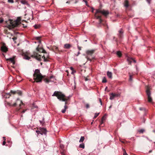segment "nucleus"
Returning <instances> with one entry per match:
<instances>
[{
	"label": "nucleus",
	"mask_w": 155,
	"mask_h": 155,
	"mask_svg": "<svg viewBox=\"0 0 155 155\" xmlns=\"http://www.w3.org/2000/svg\"><path fill=\"white\" fill-rule=\"evenodd\" d=\"M52 96H56L59 100L65 102V105L64 106V109L61 111L62 113H64L66 111V109L67 108V107L66 105L67 101V99L65 95L60 92L55 91L54 92Z\"/></svg>",
	"instance_id": "obj_1"
},
{
	"label": "nucleus",
	"mask_w": 155,
	"mask_h": 155,
	"mask_svg": "<svg viewBox=\"0 0 155 155\" xmlns=\"http://www.w3.org/2000/svg\"><path fill=\"white\" fill-rule=\"evenodd\" d=\"M99 13H101L104 16L106 17L109 15V12L108 11L105 10L104 9L101 10V9L96 10V12L95 14V16L97 19H99V23H101L102 21V20L101 19V16L97 15Z\"/></svg>",
	"instance_id": "obj_2"
},
{
	"label": "nucleus",
	"mask_w": 155,
	"mask_h": 155,
	"mask_svg": "<svg viewBox=\"0 0 155 155\" xmlns=\"http://www.w3.org/2000/svg\"><path fill=\"white\" fill-rule=\"evenodd\" d=\"M21 18L18 17L16 20L13 21L12 20H9V21L10 25H8V28L11 29L14 28L15 27H18V25L21 24L20 21Z\"/></svg>",
	"instance_id": "obj_3"
},
{
	"label": "nucleus",
	"mask_w": 155,
	"mask_h": 155,
	"mask_svg": "<svg viewBox=\"0 0 155 155\" xmlns=\"http://www.w3.org/2000/svg\"><path fill=\"white\" fill-rule=\"evenodd\" d=\"M33 76L34 79L36 82H41L42 79L44 78V76L41 75L38 69L35 70Z\"/></svg>",
	"instance_id": "obj_4"
},
{
	"label": "nucleus",
	"mask_w": 155,
	"mask_h": 155,
	"mask_svg": "<svg viewBox=\"0 0 155 155\" xmlns=\"http://www.w3.org/2000/svg\"><path fill=\"white\" fill-rule=\"evenodd\" d=\"M29 56H30L32 58H35L39 61L40 60L41 57V55L38 54V53L35 51H34L33 54L31 55L27 53L25 55L24 57L25 59L29 60L30 59V57Z\"/></svg>",
	"instance_id": "obj_5"
},
{
	"label": "nucleus",
	"mask_w": 155,
	"mask_h": 155,
	"mask_svg": "<svg viewBox=\"0 0 155 155\" xmlns=\"http://www.w3.org/2000/svg\"><path fill=\"white\" fill-rule=\"evenodd\" d=\"M95 51V50L94 49L88 50L86 51V53L87 55L86 57V58L87 60L91 61L92 59H94V57L92 56V55L94 53Z\"/></svg>",
	"instance_id": "obj_6"
},
{
	"label": "nucleus",
	"mask_w": 155,
	"mask_h": 155,
	"mask_svg": "<svg viewBox=\"0 0 155 155\" xmlns=\"http://www.w3.org/2000/svg\"><path fill=\"white\" fill-rule=\"evenodd\" d=\"M146 94L147 96L148 101L150 103L152 101V99L151 97V93L150 91V88L148 86L146 87Z\"/></svg>",
	"instance_id": "obj_7"
},
{
	"label": "nucleus",
	"mask_w": 155,
	"mask_h": 155,
	"mask_svg": "<svg viewBox=\"0 0 155 155\" xmlns=\"http://www.w3.org/2000/svg\"><path fill=\"white\" fill-rule=\"evenodd\" d=\"M56 80L54 77L53 76H51L50 77H48V78L44 79V81L46 83H48L50 82H54Z\"/></svg>",
	"instance_id": "obj_8"
},
{
	"label": "nucleus",
	"mask_w": 155,
	"mask_h": 155,
	"mask_svg": "<svg viewBox=\"0 0 155 155\" xmlns=\"http://www.w3.org/2000/svg\"><path fill=\"white\" fill-rule=\"evenodd\" d=\"M21 104L24 105V104L18 98L16 100V102L12 104V106L13 107H15L16 105H18L19 107H20Z\"/></svg>",
	"instance_id": "obj_9"
},
{
	"label": "nucleus",
	"mask_w": 155,
	"mask_h": 155,
	"mask_svg": "<svg viewBox=\"0 0 155 155\" xmlns=\"http://www.w3.org/2000/svg\"><path fill=\"white\" fill-rule=\"evenodd\" d=\"M120 94H117L113 93H111L110 94V99L111 100H113L115 97H117L119 96Z\"/></svg>",
	"instance_id": "obj_10"
},
{
	"label": "nucleus",
	"mask_w": 155,
	"mask_h": 155,
	"mask_svg": "<svg viewBox=\"0 0 155 155\" xmlns=\"http://www.w3.org/2000/svg\"><path fill=\"white\" fill-rule=\"evenodd\" d=\"M1 50L4 52H6L8 51V48L6 47L5 44H4L2 45L1 47Z\"/></svg>",
	"instance_id": "obj_11"
},
{
	"label": "nucleus",
	"mask_w": 155,
	"mask_h": 155,
	"mask_svg": "<svg viewBox=\"0 0 155 155\" xmlns=\"http://www.w3.org/2000/svg\"><path fill=\"white\" fill-rule=\"evenodd\" d=\"M39 45L36 48V50L37 51L40 53H46V52L42 48L39 47Z\"/></svg>",
	"instance_id": "obj_12"
},
{
	"label": "nucleus",
	"mask_w": 155,
	"mask_h": 155,
	"mask_svg": "<svg viewBox=\"0 0 155 155\" xmlns=\"http://www.w3.org/2000/svg\"><path fill=\"white\" fill-rule=\"evenodd\" d=\"M11 93L13 94H18L19 95L21 96L22 95V92L21 91H10Z\"/></svg>",
	"instance_id": "obj_13"
},
{
	"label": "nucleus",
	"mask_w": 155,
	"mask_h": 155,
	"mask_svg": "<svg viewBox=\"0 0 155 155\" xmlns=\"http://www.w3.org/2000/svg\"><path fill=\"white\" fill-rule=\"evenodd\" d=\"M15 57L14 56L12 58H9L7 59L6 60L8 61H9L12 63L13 65H14L15 64Z\"/></svg>",
	"instance_id": "obj_14"
},
{
	"label": "nucleus",
	"mask_w": 155,
	"mask_h": 155,
	"mask_svg": "<svg viewBox=\"0 0 155 155\" xmlns=\"http://www.w3.org/2000/svg\"><path fill=\"white\" fill-rule=\"evenodd\" d=\"M127 60L128 62V64H131V63L133 61L134 63H136V60H134L132 58H130L129 57H128L127 59Z\"/></svg>",
	"instance_id": "obj_15"
},
{
	"label": "nucleus",
	"mask_w": 155,
	"mask_h": 155,
	"mask_svg": "<svg viewBox=\"0 0 155 155\" xmlns=\"http://www.w3.org/2000/svg\"><path fill=\"white\" fill-rule=\"evenodd\" d=\"M119 33L118 34L119 38H122L123 36V31L122 29H121L118 31Z\"/></svg>",
	"instance_id": "obj_16"
},
{
	"label": "nucleus",
	"mask_w": 155,
	"mask_h": 155,
	"mask_svg": "<svg viewBox=\"0 0 155 155\" xmlns=\"http://www.w3.org/2000/svg\"><path fill=\"white\" fill-rule=\"evenodd\" d=\"M39 129L41 130V135L43 134L46 135L47 133V130L43 128H40Z\"/></svg>",
	"instance_id": "obj_17"
},
{
	"label": "nucleus",
	"mask_w": 155,
	"mask_h": 155,
	"mask_svg": "<svg viewBox=\"0 0 155 155\" xmlns=\"http://www.w3.org/2000/svg\"><path fill=\"white\" fill-rule=\"evenodd\" d=\"M124 6L127 8L129 7V2L127 0H125L124 1Z\"/></svg>",
	"instance_id": "obj_18"
},
{
	"label": "nucleus",
	"mask_w": 155,
	"mask_h": 155,
	"mask_svg": "<svg viewBox=\"0 0 155 155\" xmlns=\"http://www.w3.org/2000/svg\"><path fill=\"white\" fill-rule=\"evenodd\" d=\"M107 75L109 78H112V73L109 71L107 72Z\"/></svg>",
	"instance_id": "obj_19"
},
{
	"label": "nucleus",
	"mask_w": 155,
	"mask_h": 155,
	"mask_svg": "<svg viewBox=\"0 0 155 155\" xmlns=\"http://www.w3.org/2000/svg\"><path fill=\"white\" fill-rule=\"evenodd\" d=\"M117 54L119 57H121L122 56V53L120 51H118L117 52Z\"/></svg>",
	"instance_id": "obj_20"
},
{
	"label": "nucleus",
	"mask_w": 155,
	"mask_h": 155,
	"mask_svg": "<svg viewBox=\"0 0 155 155\" xmlns=\"http://www.w3.org/2000/svg\"><path fill=\"white\" fill-rule=\"evenodd\" d=\"M42 58L44 59V61L47 62L48 61V58H46L45 56L44 55L43 56H42Z\"/></svg>",
	"instance_id": "obj_21"
},
{
	"label": "nucleus",
	"mask_w": 155,
	"mask_h": 155,
	"mask_svg": "<svg viewBox=\"0 0 155 155\" xmlns=\"http://www.w3.org/2000/svg\"><path fill=\"white\" fill-rule=\"evenodd\" d=\"M70 69L71 71L72 74H73L76 72V71L75 70H74V68L72 67H71L70 68Z\"/></svg>",
	"instance_id": "obj_22"
},
{
	"label": "nucleus",
	"mask_w": 155,
	"mask_h": 155,
	"mask_svg": "<svg viewBox=\"0 0 155 155\" xmlns=\"http://www.w3.org/2000/svg\"><path fill=\"white\" fill-rule=\"evenodd\" d=\"M84 140V137L83 136H81V137L80 139L79 140V142H83Z\"/></svg>",
	"instance_id": "obj_23"
},
{
	"label": "nucleus",
	"mask_w": 155,
	"mask_h": 155,
	"mask_svg": "<svg viewBox=\"0 0 155 155\" xmlns=\"http://www.w3.org/2000/svg\"><path fill=\"white\" fill-rule=\"evenodd\" d=\"M79 147L80 148H82L83 149H84V144L83 143L80 144L79 145Z\"/></svg>",
	"instance_id": "obj_24"
},
{
	"label": "nucleus",
	"mask_w": 155,
	"mask_h": 155,
	"mask_svg": "<svg viewBox=\"0 0 155 155\" xmlns=\"http://www.w3.org/2000/svg\"><path fill=\"white\" fill-rule=\"evenodd\" d=\"M104 117L103 116L102 117L101 120L100 122V124H102L103 123V120H104Z\"/></svg>",
	"instance_id": "obj_25"
},
{
	"label": "nucleus",
	"mask_w": 155,
	"mask_h": 155,
	"mask_svg": "<svg viewBox=\"0 0 155 155\" xmlns=\"http://www.w3.org/2000/svg\"><path fill=\"white\" fill-rule=\"evenodd\" d=\"M107 81L105 77H104L102 80V82L103 83H106Z\"/></svg>",
	"instance_id": "obj_26"
},
{
	"label": "nucleus",
	"mask_w": 155,
	"mask_h": 155,
	"mask_svg": "<svg viewBox=\"0 0 155 155\" xmlns=\"http://www.w3.org/2000/svg\"><path fill=\"white\" fill-rule=\"evenodd\" d=\"M6 105H8L9 106L13 107L12 105V104H11L9 102H7L5 104Z\"/></svg>",
	"instance_id": "obj_27"
},
{
	"label": "nucleus",
	"mask_w": 155,
	"mask_h": 155,
	"mask_svg": "<svg viewBox=\"0 0 155 155\" xmlns=\"http://www.w3.org/2000/svg\"><path fill=\"white\" fill-rule=\"evenodd\" d=\"M144 131V130L143 129H141L138 131L140 133H143Z\"/></svg>",
	"instance_id": "obj_28"
},
{
	"label": "nucleus",
	"mask_w": 155,
	"mask_h": 155,
	"mask_svg": "<svg viewBox=\"0 0 155 155\" xmlns=\"http://www.w3.org/2000/svg\"><path fill=\"white\" fill-rule=\"evenodd\" d=\"M36 39L38 40L39 41V43H40L41 42V41L40 40V37H37L36 38Z\"/></svg>",
	"instance_id": "obj_29"
},
{
	"label": "nucleus",
	"mask_w": 155,
	"mask_h": 155,
	"mask_svg": "<svg viewBox=\"0 0 155 155\" xmlns=\"http://www.w3.org/2000/svg\"><path fill=\"white\" fill-rule=\"evenodd\" d=\"M99 113H95L94 115V118H96L99 115Z\"/></svg>",
	"instance_id": "obj_30"
},
{
	"label": "nucleus",
	"mask_w": 155,
	"mask_h": 155,
	"mask_svg": "<svg viewBox=\"0 0 155 155\" xmlns=\"http://www.w3.org/2000/svg\"><path fill=\"white\" fill-rule=\"evenodd\" d=\"M41 130H36V132L38 134H41Z\"/></svg>",
	"instance_id": "obj_31"
},
{
	"label": "nucleus",
	"mask_w": 155,
	"mask_h": 155,
	"mask_svg": "<svg viewBox=\"0 0 155 155\" xmlns=\"http://www.w3.org/2000/svg\"><path fill=\"white\" fill-rule=\"evenodd\" d=\"M123 151L124 152L123 155H127V154L126 153V151L124 149H123Z\"/></svg>",
	"instance_id": "obj_32"
},
{
	"label": "nucleus",
	"mask_w": 155,
	"mask_h": 155,
	"mask_svg": "<svg viewBox=\"0 0 155 155\" xmlns=\"http://www.w3.org/2000/svg\"><path fill=\"white\" fill-rule=\"evenodd\" d=\"M132 75H130L129 78V81H132Z\"/></svg>",
	"instance_id": "obj_33"
},
{
	"label": "nucleus",
	"mask_w": 155,
	"mask_h": 155,
	"mask_svg": "<svg viewBox=\"0 0 155 155\" xmlns=\"http://www.w3.org/2000/svg\"><path fill=\"white\" fill-rule=\"evenodd\" d=\"M8 2L9 3H13L14 1L13 0H8Z\"/></svg>",
	"instance_id": "obj_34"
},
{
	"label": "nucleus",
	"mask_w": 155,
	"mask_h": 155,
	"mask_svg": "<svg viewBox=\"0 0 155 155\" xmlns=\"http://www.w3.org/2000/svg\"><path fill=\"white\" fill-rule=\"evenodd\" d=\"M17 38L16 37H14L12 38L14 41H15L17 39Z\"/></svg>",
	"instance_id": "obj_35"
},
{
	"label": "nucleus",
	"mask_w": 155,
	"mask_h": 155,
	"mask_svg": "<svg viewBox=\"0 0 155 155\" xmlns=\"http://www.w3.org/2000/svg\"><path fill=\"white\" fill-rule=\"evenodd\" d=\"M34 27L35 28L37 29L39 27V26H38L36 25H35L34 26Z\"/></svg>",
	"instance_id": "obj_36"
},
{
	"label": "nucleus",
	"mask_w": 155,
	"mask_h": 155,
	"mask_svg": "<svg viewBox=\"0 0 155 155\" xmlns=\"http://www.w3.org/2000/svg\"><path fill=\"white\" fill-rule=\"evenodd\" d=\"M64 48H68V44H66L64 45Z\"/></svg>",
	"instance_id": "obj_37"
},
{
	"label": "nucleus",
	"mask_w": 155,
	"mask_h": 155,
	"mask_svg": "<svg viewBox=\"0 0 155 155\" xmlns=\"http://www.w3.org/2000/svg\"><path fill=\"white\" fill-rule=\"evenodd\" d=\"M86 107L87 108H88L89 107V105L88 104H87L86 105Z\"/></svg>",
	"instance_id": "obj_38"
},
{
	"label": "nucleus",
	"mask_w": 155,
	"mask_h": 155,
	"mask_svg": "<svg viewBox=\"0 0 155 155\" xmlns=\"http://www.w3.org/2000/svg\"><path fill=\"white\" fill-rule=\"evenodd\" d=\"M139 109H140V110H145V109L143 107H140L139 108Z\"/></svg>",
	"instance_id": "obj_39"
},
{
	"label": "nucleus",
	"mask_w": 155,
	"mask_h": 155,
	"mask_svg": "<svg viewBox=\"0 0 155 155\" xmlns=\"http://www.w3.org/2000/svg\"><path fill=\"white\" fill-rule=\"evenodd\" d=\"M60 147L61 148L63 149L64 147V146L63 145L60 144Z\"/></svg>",
	"instance_id": "obj_40"
},
{
	"label": "nucleus",
	"mask_w": 155,
	"mask_h": 155,
	"mask_svg": "<svg viewBox=\"0 0 155 155\" xmlns=\"http://www.w3.org/2000/svg\"><path fill=\"white\" fill-rule=\"evenodd\" d=\"M4 21V20L3 19H1L0 20V23H2Z\"/></svg>",
	"instance_id": "obj_41"
},
{
	"label": "nucleus",
	"mask_w": 155,
	"mask_h": 155,
	"mask_svg": "<svg viewBox=\"0 0 155 155\" xmlns=\"http://www.w3.org/2000/svg\"><path fill=\"white\" fill-rule=\"evenodd\" d=\"M39 121H40V122L41 123V124H42V125H43L44 124V123L43 122V121L40 120Z\"/></svg>",
	"instance_id": "obj_42"
},
{
	"label": "nucleus",
	"mask_w": 155,
	"mask_h": 155,
	"mask_svg": "<svg viewBox=\"0 0 155 155\" xmlns=\"http://www.w3.org/2000/svg\"><path fill=\"white\" fill-rule=\"evenodd\" d=\"M5 143H6L5 140L3 142L2 145H5Z\"/></svg>",
	"instance_id": "obj_43"
},
{
	"label": "nucleus",
	"mask_w": 155,
	"mask_h": 155,
	"mask_svg": "<svg viewBox=\"0 0 155 155\" xmlns=\"http://www.w3.org/2000/svg\"><path fill=\"white\" fill-rule=\"evenodd\" d=\"M99 101H100V103H101V105H102V101L101 100V99H100V98L99 99Z\"/></svg>",
	"instance_id": "obj_44"
},
{
	"label": "nucleus",
	"mask_w": 155,
	"mask_h": 155,
	"mask_svg": "<svg viewBox=\"0 0 155 155\" xmlns=\"http://www.w3.org/2000/svg\"><path fill=\"white\" fill-rule=\"evenodd\" d=\"M54 49H55V50H57L58 49V48L56 47H55L54 48Z\"/></svg>",
	"instance_id": "obj_45"
},
{
	"label": "nucleus",
	"mask_w": 155,
	"mask_h": 155,
	"mask_svg": "<svg viewBox=\"0 0 155 155\" xmlns=\"http://www.w3.org/2000/svg\"><path fill=\"white\" fill-rule=\"evenodd\" d=\"M149 3H150V0H146Z\"/></svg>",
	"instance_id": "obj_46"
},
{
	"label": "nucleus",
	"mask_w": 155,
	"mask_h": 155,
	"mask_svg": "<svg viewBox=\"0 0 155 155\" xmlns=\"http://www.w3.org/2000/svg\"><path fill=\"white\" fill-rule=\"evenodd\" d=\"M3 140H4V141L6 140V138H5V137H3Z\"/></svg>",
	"instance_id": "obj_47"
},
{
	"label": "nucleus",
	"mask_w": 155,
	"mask_h": 155,
	"mask_svg": "<svg viewBox=\"0 0 155 155\" xmlns=\"http://www.w3.org/2000/svg\"><path fill=\"white\" fill-rule=\"evenodd\" d=\"M26 110H23L22 112V113H24L25 112V111Z\"/></svg>",
	"instance_id": "obj_48"
},
{
	"label": "nucleus",
	"mask_w": 155,
	"mask_h": 155,
	"mask_svg": "<svg viewBox=\"0 0 155 155\" xmlns=\"http://www.w3.org/2000/svg\"><path fill=\"white\" fill-rule=\"evenodd\" d=\"M71 47V45H70L68 44V48H70Z\"/></svg>",
	"instance_id": "obj_49"
},
{
	"label": "nucleus",
	"mask_w": 155,
	"mask_h": 155,
	"mask_svg": "<svg viewBox=\"0 0 155 155\" xmlns=\"http://www.w3.org/2000/svg\"><path fill=\"white\" fill-rule=\"evenodd\" d=\"M66 72H67L68 73V70H66ZM67 76H68V73L67 74Z\"/></svg>",
	"instance_id": "obj_50"
},
{
	"label": "nucleus",
	"mask_w": 155,
	"mask_h": 155,
	"mask_svg": "<svg viewBox=\"0 0 155 155\" xmlns=\"http://www.w3.org/2000/svg\"><path fill=\"white\" fill-rule=\"evenodd\" d=\"M78 49H79V50H81V48H80V47H78Z\"/></svg>",
	"instance_id": "obj_51"
},
{
	"label": "nucleus",
	"mask_w": 155,
	"mask_h": 155,
	"mask_svg": "<svg viewBox=\"0 0 155 155\" xmlns=\"http://www.w3.org/2000/svg\"><path fill=\"white\" fill-rule=\"evenodd\" d=\"M85 2H86V4H87V1H85Z\"/></svg>",
	"instance_id": "obj_52"
},
{
	"label": "nucleus",
	"mask_w": 155,
	"mask_h": 155,
	"mask_svg": "<svg viewBox=\"0 0 155 155\" xmlns=\"http://www.w3.org/2000/svg\"><path fill=\"white\" fill-rule=\"evenodd\" d=\"M107 88V87H106L105 88V90Z\"/></svg>",
	"instance_id": "obj_53"
},
{
	"label": "nucleus",
	"mask_w": 155,
	"mask_h": 155,
	"mask_svg": "<svg viewBox=\"0 0 155 155\" xmlns=\"http://www.w3.org/2000/svg\"><path fill=\"white\" fill-rule=\"evenodd\" d=\"M9 95H10V96H11V95L10 94V93H9L8 94Z\"/></svg>",
	"instance_id": "obj_54"
},
{
	"label": "nucleus",
	"mask_w": 155,
	"mask_h": 155,
	"mask_svg": "<svg viewBox=\"0 0 155 155\" xmlns=\"http://www.w3.org/2000/svg\"><path fill=\"white\" fill-rule=\"evenodd\" d=\"M111 106H110V107H109V108H111Z\"/></svg>",
	"instance_id": "obj_55"
},
{
	"label": "nucleus",
	"mask_w": 155,
	"mask_h": 155,
	"mask_svg": "<svg viewBox=\"0 0 155 155\" xmlns=\"http://www.w3.org/2000/svg\"><path fill=\"white\" fill-rule=\"evenodd\" d=\"M10 142V141H8V143H9V142Z\"/></svg>",
	"instance_id": "obj_56"
},
{
	"label": "nucleus",
	"mask_w": 155,
	"mask_h": 155,
	"mask_svg": "<svg viewBox=\"0 0 155 155\" xmlns=\"http://www.w3.org/2000/svg\"><path fill=\"white\" fill-rule=\"evenodd\" d=\"M85 80H86V81H87V78Z\"/></svg>",
	"instance_id": "obj_57"
},
{
	"label": "nucleus",
	"mask_w": 155,
	"mask_h": 155,
	"mask_svg": "<svg viewBox=\"0 0 155 155\" xmlns=\"http://www.w3.org/2000/svg\"><path fill=\"white\" fill-rule=\"evenodd\" d=\"M151 152V151H149V152H150V153Z\"/></svg>",
	"instance_id": "obj_58"
},
{
	"label": "nucleus",
	"mask_w": 155,
	"mask_h": 155,
	"mask_svg": "<svg viewBox=\"0 0 155 155\" xmlns=\"http://www.w3.org/2000/svg\"><path fill=\"white\" fill-rule=\"evenodd\" d=\"M68 3V2H66V3Z\"/></svg>",
	"instance_id": "obj_59"
},
{
	"label": "nucleus",
	"mask_w": 155,
	"mask_h": 155,
	"mask_svg": "<svg viewBox=\"0 0 155 155\" xmlns=\"http://www.w3.org/2000/svg\"><path fill=\"white\" fill-rule=\"evenodd\" d=\"M92 123H92H92H91V124H92Z\"/></svg>",
	"instance_id": "obj_60"
},
{
	"label": "nucleus",
	"mask_w": 155,
	"mask_h": 155,
	"mask_svg": "<svg viewBox=\"0 0 155 155\" xmlns=\"http://www.w3.org/2000/svg\"><path fill=\"white\" fill-rule=\"evenodd\" d=\"M122 142L123 143H124V142Z\"/></svg>",
	"instance_id": "obj_61"
},
{
	"label": "nucleus",
	"mask_w": 155,
	"mask_h": 155,
	"mask_svg": "<svg viewBox=\"0 0 155 155\" xmlns=\"http://www.w3.org/2000/svg\"><path fill=\"white\" fill-rule=\"evenodd\" d=\"M3 55L4 56V54H3Z\"/></svg>",
	"instance_id": "obj_62"
}]
</instances>
